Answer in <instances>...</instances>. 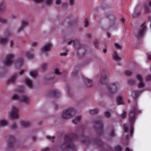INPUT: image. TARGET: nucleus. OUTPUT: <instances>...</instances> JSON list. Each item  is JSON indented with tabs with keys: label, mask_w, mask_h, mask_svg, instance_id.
Returning a JSON list of instances; mask_svg holds the SVG:
<instances>
[{
	"label": "nucleus",
	"mask_w": 151,
	"mask_h": 151,
	"mask_svg": "<svg viewBox=\"0 0 151 151\" xmlns=\"http://www.w3.org/2000/svg\"><path fill=\"white\" fill-rule=\"evenodd\" d=\"M139 112H140V111L137 109V106H134L133 107L132 111L129 112V121L130 123V134L131 135L132 134L133 132V127L132 123L135 122L136 120V114Z\"/></svg>",
	"instance_id": "obj_1"
},
{
	"label": "nucleus",
	"mask_w": 151,
	"mask_h": 151,
	"mask_svg": "<svg viewBox=\"0 0 151 151\" xmlns=\"http://www.w3.org/2000/svg\"><path fill=\"white\" fill-rule=\"evenodd\" d=\"M75 113V111L73 109L70 108L63 113L62 116L64 119H68L72 117Z\"/></svg>",
	"instance_id": "obj_2"
},
{
	"label": "nucleus",
	"mask_w": 151,
	"mask_h": 151,
	"mask_svg": "<svg viewBox=\"0 0 151 151\" xmlns=\"http://www.w3.org/2000/svg\"><path fill=\"white\" fill-rule=\"evenodd\" d=\"M73 140V139L69 136H66L64 139L65 142L63 147L64 148H74V146L72 143Z\"/></svg>",
	"instance_id": "obj_3"
},
{
	"label": "nucleus",
	"mask_w": 151,
	"mask_h": 151,
	"mask_svg": "<svg viewBox=\"0 0 151 151\" xmlns=\"http://www.w3.org/2000/svg\"><path fill=\"white\" fill-rule=\"evenodd\" d=\"M146 29V26L144 24H142L137 30L135 31V36L138 38H142L143 36Z\"/></svg>",
	"instance_id": "obj_4"
},
{
	"label": "nucleus",
	"mask_w": 151,
	"mask_h": 151,
	"mask_svg": "<svg viewBox=\"0 0 151 151\" xmlns=\"http://www.w3.org/2000/svg\"><path fill=\"white\" fill-rule=\"evenodd\" d=\"M13 100H18L21 102H24L26 104H28L29 102V98L26 96H24L21 97L17 95H14L12 97Z\"/></svg>",
	"instance_id": "obj_5"
},
{
	"label": "nucleus",
	"mask_w": 151,
	"mask_h": 151,
	"mask_svg": "<svg viewBox=\"0 0 151 151\" xmlns=\"http://www.w3.org/2000/svg\"><path fill=\"white\" fill-rule=\"evenodd\" d=\"M95 127L96 129L97 133L99 135H101L103 133V125L101 120L96 121Z\"/></svg>",
	"instance_id": "obj_6"
},
{
	"label": "nucleus",
	"mask_w": 151,
	"mask_h": 151,
	"mask_svg": "<svg viewBox=\"0 0 151 151\" xmlns=\"http://www.w3.org/2000/svg\"><path fill=\"white\" fill-rule=\"evenodd\" d=\"M14 58V55L12 54H9L7 55L5 58V65L7 66H10L12 64Z\"/></svg>",
	"instance_id": "obj_7"
},
{
	"label": "nucleus",
	"mask_w": 151,
	"mask_h": 151,
	"mask_svg": "<svg viewBox=\"0 0 151 151\" xmlns=\"http://www.w3.org/2000/svg\"><path fill=\"white\" fill-rule=\"evenodd\" d=\"M11 116L13 118H18L19 116L18 109L15 106H13L12 109Z\"/></svg>",
	"instance_id": "obj_8"
},
{
	"label": "nucleus",
	"mask_w": 151,
	"mask_h": 151,
	"mask_svg": "<svg viewBox=\"0 0 151 151\" xmlns=\"http://www.w3.org/2000/svg\"><path fill=\"white\" fill-rule=\"evenodd\" d=\"M137 79L139 81L137 85L138 87H143L145 86V83L143 81L140 75L138 74L137 76Z\"/></svg>",
	"instance_id": "obj_9"
},
{
	"label": "nucleus",
	"mask_w": 151,
	"mask_h": 151,
	"mask_svg": "<svg viewBox=\"0 0 151 151\" xmlns=\"http://www.w3.org/2000/svg\"><path fill=\"white\" fill-rule=\"evenodd\" d=\"M28 26V22L25 21L22 22L21 25L20 27L17 29L18 32H20L21 31H22L25 27Z\"/></svg>",
	"instance_id": "obj_10"
},
{
	"label": "nucleus",
	"mask_w": 151,
	"mask_h": 151,
	"mask_svg": "<svg viewBox=\"0 0 151 151\" xmlns=\"http://www.w3.org/2000/svg\"><path fill=\"white\" fill-rule=\"evenodd\" d=\"M58 94V92L55 90H52L50 91L48 93V97H52L57 96Z\"/></svg>",
	"instance_id": "obj_11"
},
{
	"label": "nucleus",
	"mask_w": 151,
	"mask_h": 151,
	"mask_svg": "<svg viewBox=\"0 0 151 151\" xmlns=\"http://www.w3.org/2000/svg\"><path fill=\"white\" fill-rule=\"evenodd\" d=\"M108 77L105 74H102L100 79V83L101 84L105 83Z\"/></svg>",
	"instance_id": "obj_12"
},
{
	"label": "nucleus",
	"mask_w": 151,
	"mask_h": 151,
	"mask_svg": "<svg viewBox=\"0 0 151 151\" xmlns=\"http://www.w3.org/2000/svg\"><path fill=\"white\" fill-rule=\"evenodd\" d=\"M51 45L50 43H48L45 45L42 48V51L47 52L50 50V48Z\"/></svg>",
	"instance_id": "obj_13"
},
{
	"label": "nucleus",
	"mask_w": 151,
	"mask_h": 151,
	"mask_svg": "<svg viewBox=\"0 0 151 151\" xmlns=\"http://www.w3.org/2000/svg\"><path fill=\"white\" fill-rule=\"evenodd\" d=\"M23 61L22 58H20L15 62V66L16 68L21 67L23 65Z\"/></svg>",
	"instance_id": "obj_14"
},
{
	"label": "nucleus",
	"mask_w": 151,
	"mask_h": 151,
	"mask_svg": "<svg viewBox=\"0 0 151 151\" xmlns=\"http://www.w3.org/2000/svg\"><path fill=\"white\" fill-rule=\"evenodd\" d=\"M112 57L113 59L116 61L119 60L121 59L118 56L117 52L115 51L114 52Z\"/></svg>",
	"instance_id": "obj_15"
},
{
	"label": "nucleus",
	"mask_w": 151,
	"mask_h": 151,
	"mask_svg": "<svg viewBox=\"0 0 151 151\" xmlns=\"http://www.w3.org/2000/svg\"><path fill=\"white\" fill-rule=\"evenodd\" d=\"M84 81L87 85L91 86L92 85V82L91 80L88 79L86 78H84Z\"/></svg>",
	"instance_id": "obj_16"
},
{
	"label": "nucleus",
	"mask_w": 151,
	"mask_h": 151,
	"mask_svg": "<svg viewBox=\"0 0 151 151\" xmlns=\"http://www.w3.org/2000/svg\"><path fill=\"white\" fill-rule=\"evenodd\" d=\"M26 55L27 58L30 59H32L34 56L33 52H27L26 53Z\"/></svg>",
	"instance_id": "obj_17"
},
{
	"label": "nucleus",
	"mask_w": 151,
	"mask_h": 151,
	"mask_svg": "<svg viewBox=\"0 0 151 151\" xmlns=\"http://www.w3.org/2000/svg\"><path fill=\"white\" fill-rule=\"evenodd\" d=\"M25 82L27 85L29 87H31L32 84L31 81L29 79L26 78L25 79Z\"/></svg>",
	"instance_id": "obj_18"
},
{
	"label": "nucleus",
	"mask_w": 151,
	"mask_h": 151,
	"mask_svg": "<svg viewBox=\"0 0 151 151\" xmlns=\"http://www.w3.org/2000/svg\"><path fill=\"white\" fill-rule=\"evenodd\" d=\"M81 117L78 116L72 120V122L74 124H76L78 122H79L81 119Z\"/></svg>",
	"instance_id": "obj_19"
},
{
	"label": "nucleus",
	"mask_w": 151,
	"mask_h": 151,
	"mask_svg": "<svg viewBox=\"0 0 151 151\" xmlns=\"http://www.w3.org/2000/svg\"><path fill=\"white\" fill-rule=\"evenodd\" d=\"M151 7V0L150 1L149 3L147 5H145V10L146 12L149 13L150 12V10L149 7Z\"/></svg>",
	"instance_id": "obj_20"
},
{
	"label": "nucleus",
	"mask_w": 151,
	"mask_h": 151,
	"mask_svg": "<svg viewBox=\"0 0 151 151\" xmlns=\"http://www.w3.org/2000/svg\"><path fill=\"white\" fill-rule=\"evenodd\" d=\"M123 98L122 96H119L117 99V101L118 105L122 104H123Z\"/></svg>",
	"instance_id": "obj_21"
},
{
	"label": "nucleus",
	"mask_w": 151,
	"mask_h": 151,
	"mask_svg": "<svg viewBox=\"0 0 151 151\" xmlns=\"http://www.w3.org/2000/svg\"><path fill=\"white\" fill-rule=\"evenodd\" d=\"M8 39L6 37H3L0 39V43L3 45H5L8 42Z\"/></svg>",
	"instance_id": "obj_22"
},
{
	"label": "nucleus",
	"mask_w": 151,
	"mask_h": 151,
	"mask_svg": "<svg viewBox=\"0 0 151 151\" xmlns=\"http://www.w3.org/2000/svg\"><path fill=\"white\" fill-rule=\"evenodd\" d=\"M21 124L24 127H28L30 125V124L29 122L25 121H22Z\"/></svg>",
	"instance_id": "obj_23"
},
{
	"label": "nucleus",
	"mask_w": 151,
	"mask_h": 151,
	"mask_svg": "<svg viewBox=\"0 0 151 151\" xmlns=\"http://www.w3.org/2000/svg\"><path fill=\"white\" fill-rule=\"evenodd\" d=\"M114 88V87L113 85L110 86L109 88V91L112 94L115 93L117 91V90H116L115 91L113 90Z\"/></svg>",
	"instance_id": "obj_24"
},
{
	"label": "nucleus",
	"mask_w": 151,
	"mask_h": 151,
	"mask_svg": "<svg viewBox=\"0 0 151 151\" xmlns=\"http://www.w3.org/2000/svg\"><path fill=\"white\" fill-rule=\"evenodd\" d=\"M128 83L129 85L133 86L135 84L136 81L135 80L131 79L128 80Z\"/></svg>",
	"instance_id": "obj_25"
},
{
	"label": "nucleus",
	"mask_w": 151,
	"mask_h": 151,
	"mask_svg": "<svg viewBox=\"0 0 151 151\" xmlns=\"http://www.w3.org/2000/svg\"><path fill=\"white\" fill-rule=\"evenodd\" d=\"M17 75H15L13 76L12 77H11L9 80L8 81L7 84L11 82H13L15 81V80L17 77Z\"/></svg>",
	"instance_id": "obj_26"
},
{
	"label": "nucleus",
	"mask_w": 151,
	"mask_h": 151,
	"mask_svg": "<svg viewBox=\"0 0 151 151\" xmlns=\"http://www.w3.org/2000/svg\"><path fill=\"white\" fill-rule=\"evenodd\" d=\"M8 122L4 120L0 121V126H4L7 125Z\"/></svg>",
	"instance_id": "obj_27"
},
{
	"label": "nucleus",
	"mask_w": 151,
	"mask_h": 151,
	"mask_svg": "<svg viewBox=\"0 0 151 151\" xmlns=\"http://www.w3.org/2000/svg\"><path fill=\"white\" fill-rule=\"evenodd\" d=\"M53 1V0H45V2L46 5L48 6L52 5Z\"/></svg>",
	"instance_id": "obj_28"
},
{
	"label": "nucleus",
	"mask_w": 151,
	"mask_h": 151,
	"mask_svg": "<svg viewBox=\"0 0 151 151\" xmlns=\"http://www.w3.org/2000/svg\"><path fill=\"white\" fill-rule=\"evenodd\" d=\"M30 74L31 76L34 77H36L37 75V72L35 71L30 72Z\"/></svg>",
	"instance_id": "obj_29"
},
{
	"label": "nucleus",
	"mask_w": 151,
	"mask_h": 151,
	"mask_svg": "<svg viewBox=\"0 0 151 151\" xmlns=\"http://www.w3.org/2000/svg\"><path fill=\"white\" fill-rule=\"evenodd\" d=\"M72 42L73 43L74 45L76 46H77V45L79 44V43L78 41H74L73 42L72 41H70V42H68V45H70L72 43Z\"/></svg>",
	"instance_id": "obj_30"
},
{
	"label": "nucleus",
	"mask_w": 151,
	"mask_h": 151,
	"mask_svg": "<svg viewBox=\"0 0 151 151\" xmlns=\"http://www.w3.org/2000/svg\"><path fill=\"white\" fill-rule=\"evenodd\" d=\"M95 143H96L100 146L102 147L103 145V143L102 142L100 139H98L95 141Z\"/></svg>",
	"instance_id": "obj_31"
},
{
	"label": "nucleus",
	"mask_w": 151,
	"mask_h": 151,
	"mask_svg": "<svg viewBox=\"0 0 151 151\" xmlns=\"http://www.w3.org/2000/svg\"><path fill=\"white\" fill-rule=\"evenodd\" d=\"M48 66V64L46 63H43L42 64L41 68L42 70H46Z\"/></svg>",
	"instance_id": "obj_32"
},
{
	"label": "nucleus",
	"mask_w": 151,
	"mask_h": 151,
	"mask_svg": "<svg viewBox=\"0 0 151 151\" xmlns=\"http://www.w3.org/2000/svg\"><path fill=\"white\" fill-rule=\"evenodd\" d=\"M111 112L108 111H106L104 112V115L105 117L107 118L110 117H111Z\"/></svg>",
	"instance_id": "obj_33"
},
{
	"label": "nucleus",
	"mask_w": 151,
	"mask_h": 151,
	"mask_svg": "<svg viewBox=\"0 0 151 151\" xmlns=\"http://www.w3.org/2000/svg\"><path fill=\"white\" fill-rule=\"evenodd\" d=\"M98 110L97 109H94L90 110L89 112L91 114H95L98 113Z\"/></svg>",
	"instance_id": "obj_34"
},
{
	"label": "nucleus",
	"mask_w": 151,
	"mask_h": 151,
	"mask_svg": "<svg viewBox=\"0 0 151 151\" xmlns=\"http://www.w3.org/2000/svg\"><path fill=\"white\" fill-rule=\"evenodd\" d=\"M120 119H125L126 117V112L124 111L123 113L120 115Z\"/></svg>",
	"instance_id": "obj_35"
},
{
	"label": "nucleus",
	"mask_w": 151,
	"mask_h": 151,
	"mask_svg": "<svg viewBox=\"0 0 151 151\" xmlns=\"http://www.w3.org/2000/svg\"><path fill=\"white\" fill-rule=\"evenodd\" d=\"M114 46L116 49L121 50L122 49V46L120 45L117 43H115L114 44Z\"/></svg>",
	"instance_id": "obj_36"
},
{
	"label": "nucleus",
	"mask_w": 151,
	"mask_h": 151,
	"mask_svg": "<svg viewBox=\"0 0 151 151\" xmlns=\"http://www.w3.org/2000/svg\"><path fill=\"white\" fill-rule=\"evenodd\" d=\"M115 149L117 151H121L122 150V147L119 146H116L115 147Z\"/></svg>",
	"instance_id": "obj_37"
},
{
	"label": "nucleus",
	"mask_w": 151,
	"mask_h": 151,
	"mask_svg": "<svg viewBox=\"0 0 151 151\" xmlns=\"http://www.w3.org/2000/svg\"><path fill=\"white\" fill-rule=\"evenodd\" d=\"M123 127L124 128L125 132H127L129 130L128 128L127 125L125 124H124Z\"/></svg>",
	"instance_id": "obj_38"
},
{
	"label": "nucleus",
	"mask_w": 151,
	"mask_h": 151,
	"mask_svg": "<svg viewBox=\"0 0 151 151\" xmlns=\"http://www.w3.org/2000/svg\"><path fill=\"white\" fill-rule=\"evenodd\" d=\"M47 138L50 140L52 142H53V140L55 137H50L49 136H47Z\"/></svg>",
	"instance_id": "obj_39"
},
{
	"label": "nucleus",
	"mask_w": 151,
	"mask_h": 151,
	"mask_svg": "<svg viewBox=\"0 0 151 151\" xmlns=\"http://www.w3.org/2000/svg\"><path fill=\"white\" fill-rule=\"evenodd\" d=\"M125 74L127 76H129L132 75L133 74V73L131 71H126L125 72Z\"/></svg>",
	"instance_id": "obj_40"
},
{
	"label": "nucleus",
	"mask_w": 151,
	"mask_h": 151,
	"mask_svg": "<svg viewBox=\"0 0 151 151\" xmlns=\"http://www.w3.org/2000/svg\"><path fill=\"white\" fill-rule=\"evenodd\" d=\"M55 74L58 75H61L62 74V73L60 72L59 69L58 68H56L55 70Z\"/></svg>",
	"instance_id": "obj_41"
},
{
	"label": "nucleus",
	"mask_w": 151,
	"mask_h": 151,
	"mask_svg": "<svg viewBox=\"0 0 151 151\" xmlns=\"http://www.w3.org/2000/svg\"><path fill=\"white\" fill-rule=\"evenodd\" d=\"M133 92L135 93V95H137V96H135V98L137 97V96L141 93V92L140 91H133Z\"/></svg>",
	"instance_id": "obj_42"
},
{
	"label": "nucleus",
	"mask_w": 151,
	"mask_h": 151,
	"mask_svg": "<svg viewBox=\"0 0 151 151\" xmlns=\"http://www.w3.org/2000/svg\"><path fill=\"white\" fill-rule=\"evenodd\" d=\"M94 44L95 46L96 47H98L99 42L97 40H95L94 41Z\"/></svg>",
	"instance_id": "obj_43"
},
{
	"label": "nucleus",
	"mask_w": 151,
	"mask_h": 151,
	"mask_svg": "<svg viewBox=\"0 0 151 151\" xmlns=\"http://www.w3.org/2000/svg\"><path fill=\"white\" fill-rule=\"evenodd\" d=\"M6 21H7L6 19L0 17V22L3 23H6Z\"/></svg>",
	"instance_id": "obj_44"
},
{
	"label": "nucleus",
	"mask_w": 151,
	"mask_h": 151,
	"mask_svg": "<svg viewBox=\"0 0 151 151\" xmlns=\"http://www.w3.org/2000/svg\"><path fill=\"white\" fill-rule=\"evenodd\" d=\"M115 134L114 130L113 129H112L110 133V135L111 136L114 137L115 136Z\"/></svg>",
	"instance_id": "obj_45"
},
{
	"label": "nucleus",
	"mask_w": 151,
	"mask_h": 151,
	"mask_svg": "<svg viewBox=\"0 0 151 151\" xmlns=\"http://www.w3.org/2000/svg\"><path fill=\"white\" fill-rule=\"evenodd\" d=\"M5 10V7L4 6L1 5L0 6V13L2 12Z\"/></svg>",
	"instance_id": "obj_46"
},
{
	"label": "nucleus",
	"mask_w": 151,
	"mask_h": 151,
	"mask_svg": "<svg viewBox=\"0 0 151 151\" xmlns=\"http://www.w3.org/2000/svg\"><path fill=\"white\" fill-rule=\"evenodd\" d=\"M145 79L147 81H150L151 80V75H149L146 76L145 78Z\"/></svg>",
	"instance_id": "obj_47"
},
{
	"label": "nucleus",
	"mask_w": 151,
	"mask_h": 151,
	"mask_svg": "<svg viewBox=\"0 0 151 151\" xmlns=\"http://www.w3.org/2000/svg\"><path fill=\"white\" fill-rule=\"evenodd\" d=\"M88 21L87 19H85V24L84 25V26L86 27H88Z\"/></svg>",
	"instance_id": "obj_48"
},
{
	"label": "nucleus",
	"mask_w": 151,
	"mask_h": 151,
	"mask_svg": "<svg viewBox=\"0 0 151 151\" xmlns=\"http://www.w3.org/2000/svg\"><path fill=\"white\" fill-rule=\"evenodd\" d=\"M65 50H66V52H63V53H61L60 54L61 56H66L67 55V52H68V51L66 49H65Z\"/></svg>",
	"instance_id": "obj_49"
},
{
	"label": "nucleus",
	"mask_w": 151,
	"mask_h": 151,
	"mask_svg": "<svg viewBox=\"0 0 151 151\" xmlns=\"http://www.w3.org/2000/svg\"><path fill=\"white\" fill-rule=\"evenodd\" d=\"M17 127V125L16 124L14 123L12 124L11 126V128L12 129H15Z\"/></svg>",
	"instance_id": "obj_50"
},
{
	"label": "nucleus",
	"mask_w": 151,
	"mask_h": 151,
	"mask_svg": "<svg viewBox=\"0 0 151 151\" xmlns=\"http://www.w3.org/2000/svg\"><path fill=\"white\" fill-rule=\"evenodd\" d=\"M74 2L75 0H70V4L72 6L74 4Z\"/></svg>",
	"instance_id": "obj_51"
},
{
	"label": "nucleus",
	"mask_w": 151,
	"mask_h": 151,
	"mask_svg": "<svg viewBox=\"0 0 151 151\" xmlns=\"http://www.w3.org/2000/svg\"><path fill=\"white\" fill-rule=\"evenodd\" d=\"M61 3V0H57L56 1L55 4L57 5H59Z\"/></svg>",
	"instance_id": "obj_52"
},
{
	"label": "nucleus",
	"mask_w": 151,
	"mask_h": 151,
	"mask_svg": "<svg viewBox=\"0 0 151 151\" xmlns=\"http://www.w3.org/2000/svg\"><path fill=\"white\" fill-rule=\"evenodd\" d=\"M38 44V43L37 42H33L32 44V46L33 47H35L37 46Z\"/></svg>",
	"instance_id": "obj_53"
},
{
	"label": "nucleus",
	"mask_w": 151,
	"mask_h": 151,
	"mask_svg": "<svg viewBox=\"0 0 151 151\" xmlns=\"http://www.w3.org/2000/svg\"><path fill=\"white\" fill-rule=\"evenodd\" d=\"M34 1L36 3H38L41 2L43 1V0H34Z\"/></svg>",
	"instance_id": "obj_54"
},
{
	"label": "nucleus",
	"mask_w": 151,
	"mask_h": 151,
	"mask_svg": "<svg viewBox=\"0 0 151 151\" xmlns=\"http://www.w3.org/2000/svg\"><path fill=\"white\" fill-rule=\"evenodd\" d=\"M25 72V70H22L19 73V74L20 75L23 74Z\"/></svg>",
	"instance_id": "obj_55"
},
{
	"label": "nucleus",
	"mask_w": 151,
	"mask_h": 151,
	"mask_svg": "<svg viewBox=\"0 0 151 151\" xmlns=\"http://www.w3.org/2000/svg\"><path fill=\"white\" fill-rule=\"evenodd\" d=\"M10 137L12 138L11 141H12V143L14 141V137L13 136H11Z\"/></svg>",
	"instance_id": "obj_56"
},
{
	"label": "nucleus",
	"mask_w": 151,
	"mask_h": 151,
	"mask_svg": "<svg viewBox=\"0 0 151 151\" xmlns=\"http://www.w3.org/2000/svg\"><path fill=\"white\" fill-rule=\"evenodd\" d=\"M10 47H12V46L13 45H14V43L12 41H11V42H10Z\"/></svg>",
	"instance_id": "obj_57"
},
{
	"label": "nucleus",
	"mask_w": 151,
	"mask_h": 151,
	"mask_svg": "<svg viewBox=\"0 0 151 151\" xmlns=\"http://www.w3.org/2000/svg\"><path fill=\"white\" fill-rule=\"evenodd\" d=\"M78 73V72L77 71H76L73 73V76H75Z\"/></svg>",
	"instance_id": "obj_58"
},
{
	"label": "nucleus",
	"mask_w": 151,
	"mask_h": 151,
	"mask_svg": "<svg viewBox=\"0 0 151 151\" xmlns=\"http://www.w3.org/2000/svg\"><path fill=\"white\" fill-rule=\"evenodd\" d=\"M11 17L13 19H15L16 18V16L13 15L11 16Z\"/></svg>",
	"instance_id": "obj_59"
},
{
	"label": "nucleus",
	"mask_w": 151,
	"mask_h": 151,
	"mask_svg": "<svg viewBox=\"0 0 151 151\" xmlns=\"http://www.w3.org/2000/svg\"><path fill=\"white\" fill-rule=\"evenodd\" d=\"M125 19L124 18H122L121 19V21L122 22H124Z\"/></svg>",
	"instance_id": "obj_60"
},
{
	"label": "nucleus",
	"mask_w": 151,
	"mask_h": 151,
	"mask_svg": "<svg viewBox=\"0 0 151 151\" xmlns=\"http://www.w3.org/2000/svg\"><path fill=\"white\" fill-rule=\"evenodd\" d=\"M148 59L150 60H151V55H149Z\"/></svg>",
	"instance_id": "obj_61"
},
{
	"label": "nucleus",
	"mask_w": 151,
	"mask_h": 151,
	"mask_svg": "<svg viewBox=\"0 0 151 151\" xmlns=\"http://www.w3.org/2000/svg\"><path fill=\"white\" fill-rule=\"evenodd\" d=\"M139 16V15L138 14H134V15H133V17H138Z\"/></svg>",
	"instance_id": "obj_62"
},
{
	"label": "nucleus",
	"mask_w": 151,
	"mask_h": 151,
	"mask_svg": "<svg viewBox=\"0 0 151 151\" xmlns=\"http://www.w3.org/2000/svg\"><path fill=\"white\" fill-rule=\"evenodd\" d=\"M107 36L108 37V38H110L111 37L110 34L109 33H107Z\"/></svg>",
	"instance_id": "obj_63"
},
{
	"label": "nucleus",
	"mask_w": 151,
	"mask_h": 151,
	"mask_svg": "<svg viewBox=\"0 0 151 151\" xmlns=\"http://www.w3.org/2000/svg\"><path fill=\"white\" fill-rule=\"evenodd\" d=\"M126 151H132L130 150L129 148L128 147H127L126 149Z\"/></svg>",
	"instance_id": "obj_64"
}]
</instances>
